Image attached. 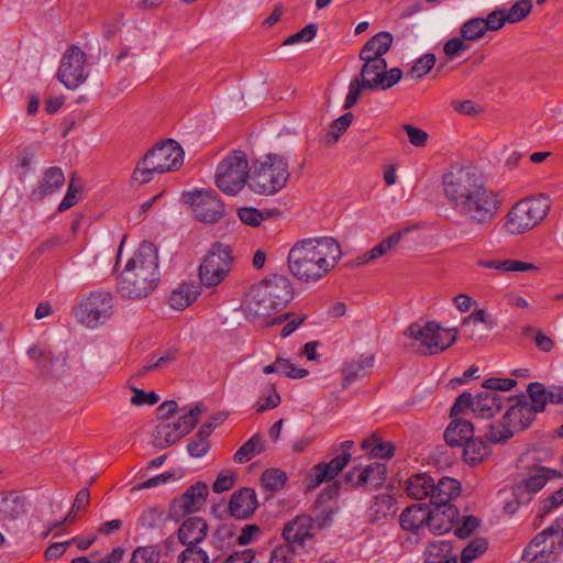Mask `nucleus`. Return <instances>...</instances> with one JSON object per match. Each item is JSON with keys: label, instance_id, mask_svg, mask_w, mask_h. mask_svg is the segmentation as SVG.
Here are the masks:
<instances>
[{"label": "nucleus", "instance_id": "11", "mask_svg": "<svg viewBox=\"0 0 563 563\" xmlns=\"http://www.w3.org/2000/svg\"><path fill=\"white\" fill-rule=\"evenodd\" d=\"M231 249L221 243L213 244L199 265V278L205 287L219 285L229 274L232 264Z\"/></svg>", "mask_w": 563, "mask_h": 563}, {"label": "nucleus", "instance_id": "19", "mask_svg": "<svg viewBox=\"0 0 563 563\" xmlns=\"http://www.w3.org/2000/svg\"><path fill=\"white\" fill-rule=\"evenodd\" d=\"M459 515V509L454 505L434 506L433 509L429 508L428 528L437 536L448 533L452 530Z\"/></svg>", "mask_w": 563, "mask_h": 563}, {"label": "nucleus", "instance_id": "17", "mask_svg": "<svg viewBox=\"0 0 563 563\" xmlns=\"http://www.w3.org/2000/svg\"><path fill=\"white\" fill-rule=\"evenodd\" d=\"M209 489L205 482L191 485L180 497L175 498L169 508L172 518L178 520L190 512L199 511L206 503Z\"/></svg>", "mask_w": 563, "mask_h": 563}, {"label": "nucleus", "instance_id": "22", "mask_svg": "<svg viewBox=\"0 0 563 563\" xmlns=\"http://www.w3.org/2000/svg\"><path fill=\"white\" fill-rule=\"evenodd\" d=\"M313 520L307 515L297 516L289 521L283 530L286 544H303L307 539L312 538Z\"/></svg>", "mask_w": 563, "mask_h": 563}, {"label": "nucleus", "instance_id": "38", "mask_svg": "<svg viewBox=\"0 0 563 563\" xmlns=\"http://www.w3.org/2000/svg\"><path fill=\"white\" fill-rule=\"evenodd\" d=\"M369 512L373 521L393 516L396 512V501L394 497L388 494L375 496Z\"/></svg>", "mask_w": 563, "mask_h": 563}, {"label": "nucleus", "instance_id": "5", "mask_svg": "<svg viewBox=\"0 0 563 563\" xmlns=\"http://www.w3.org/2000/svg\"><path fill=\"white\" fill-rule=\"evenodd\" d=\"M184 162V150L169 139L150 150L134 168L132 180L139 184L151 181L155 174L179 168Z\"/></svg>", "mask_w": 563, "mask_h": 563}, {"label": "nucleus", "instance_id": "28", "mask_svg": "<svg viewBox=\"0 0 563 563\" xmlns=\"http://www.w3.org/2000/svg\"><path fill=\"white\" fill-rule=\"evenodd\" d=\"M65 183V176L59 167L53 166L47 168L43 178L38 184V187L32 191L34 199H42L46 196H51L59 190Z\"/></svg>", "mask_w": 563, "mask_h": 563}, {"label": "nucleus", "instance_id": "23", "mask_svg": "<svg viewBox=\"0 0 563 563\" xmlns=\"http://www.w3.org/2000/svg\"><path fill=\"white\" fill-rule=\"evenodd\" d=\"M431 493V504L433 506L452 505L451 500L461 493V484L453 477L442 476L438 481L433 478Z\"/></svg>", "mask_w": 563, "mask_h": 563}, {"label": "nucleus", "instance_id": "41", "mask_svg": "<svg viewBox=\"0 0 563 563\" xmlns=\"http://www.w3.org/2000/svg\"><path fill=\"white\" fill-rule=\"evenodd\" d=\"M166 517L163 508L152 506L144 509L139 519L137 525L145 530L159 529L165 525Z\"/></svg>", "mask_w": 563, "mask_h": 563}, {"label": "nucleus", "instance_id": "1", "mask_svg": "<svg viewBox=\"0 0 563 563\" xmlns=\"http://www.w3.org/2000/svg\"><path fill=\"white\" fill-rule=\"evenodd\" d=\"M442 185L452 209L472 224H488L500 211V192L490 188L473 166H452L443 175Z\"/></svg>", "mask_w": 563, "mask_h": 563}, {"label": "nucleus", "instance_id": "30", "mask_svg": "<svg viewBox=\"0 0 563 563\" xmlns=\"http://www.w3.org/2000/svg\"><path fill=\"white\" fill-rule=\"evenodd\" d=\"M479 267L495 269L501 273H537L539 267L533 263H528L519 260H479L477 261Z\"/></svg>", "mask_w": 563, "mask_h": 563}, {"label": "nucleus", "instance_id": "10", "mask_svg": "<svg viewBox=\"0 0 563 563\" xmlns=\"http://www.w3.org/2000/svg\"><path fill=\"white\" fill-rule=\"evenodd\" d=\"M550 208V198L545 195L520 200L508 213L506 228L511 234L531 230L544 219Z\"/></svg>", "mask_w": 563, "mask_h": 563}, {"label": "nucleus", "instance_id": "35", "mask_svg": "<svg viewBox=\"0 0 563 563\" xmlns=\"http://www.w3.org/2000/svg\"><path fill=\"white\" fill-rule=\"evenodd\" d=\"M463 460L468 465H477L482 463L490 453L489 446L482 438L472 437L471 440L463 445Z\"/></svg>", "mask_w": 563, "mask_h": 563}, {"label": "nucleus", "instance_id": "25", "mask_svg": "<svg viewBox=\"0 0 563 563\" xmlns=\"http://www.w3.org/2000/svg\"><path fill=\"white\" fill-rule=\"evenodd\" d=\"M423 563H457L453 542L444 539L429 542L423 551Z\"/></svg>", "mask_w": 563, "mask_h": 563}, {"label": "nucleus", "instance_id": "9", "mask_svg": "<svg viewBox=\"0 0 563 563\" xmlns=\"http://www.w3.org/2000/svg\"><path fill=\"white\" fill-rule=\"evenodd\" d=\"M405 335L409 336L424 355L443 352L456 342V329L442 328L437 321H428L424 324L413 322L409 324Z\"/></svg>", "mask_w": 563, "mask_h": 563}, {"label": "nucleus", "instance_id": "50", "mask_svg": "<svg viewBox=\"0 0 563 563\" xmlns=\"http://www.w3.org/2000/svg\"><path fill=\"white\" fill-rule=\"evenodd\" d=\"M516 385L517 382L511 378L490 377L484 380L482 388L493 391L492 394L496 398H503V401H505L506 398L501 393L512 389Z\"/></svg>", "mask_w": 563, "mask_h": 563}, {"label": "nucleus", "instance_id": "51", "mask_svg": "<svg viewBox=\"0 0 563 563\" xmlns=\"http://www.w3.org/2000/svg\"><path fill=\"white\" fill-rule=\"evenodd\" d=\"M178 563H210L209 554L200 545L186 547L177 556Z\"/></svg>", "mask_w": 563, "mask_h": 563}, {"label": "nucleus", "instance_id": "46", "mask_svg": "<svg viewBox=\"0 0 563 563\" xmlns=\"http://www.w3.org/2000/svg\"><path fill=\"white\" fill-rule=\"evenodd\" d=\"M177 357V350L176 349H167L163 351L162 353H158L156 355H153L151 360L139 371L140 376H144L146 373H148L152 369L155 368H162L173 361H175Z\"/></svg>", "mask_w": 563, "mask_h": 563}, {"label": "nucleus", "instance_id": "40", "mask_svg": "<svg viewBox=\"0 0 563 563\" xmlns=\"http://www.w3.org/2000/svg\"><path fill=\"white\" fill-rule=\"evenodd\" d=\"M264 449V441L262 437L256 433L239 448L233 456L234 461L238 463H245L263 452Z\"/></svg>", "mask_w": 563, "mask_h": 563}, {"label": "nucleus", "instance_id": "36", "mask_svg": "<svg viewBox=\"0 0 563 563\" xmlns=\"http://www.w3.org/2000/svg\"><path fill=\"white\" fill-rule=\"evenodd\" d=\"M374 365V356L372 354L362 355L357 361L346 363L343 371L345 373L342 387L346 389L351 386L357 377H363L366 369Z\"/></svg>", "mask_w": 563, "mask_h": 563}, {"label": "nucleus", "instance_id": "37", "mask_svg": "<svg viewBox=\"0 0 563 563\" xmlns=\"http://www.w3.org/2000/svg\"><path fill=\"white\" fill-rule=\"evenodd\" d=\"M27 355L35 363L36 368L46 375L53 374V366L56 358L52 351L44 349L40 345H32L27 350Z\"/></svg>", "mask_w": 563, "mask_h": 563}, {"label": "nucleus", "instance_id": "59", "mask_svg": "<svg viewBox=\"0 0 563 563\" xmlns=\"http://www.w3.org/2000/svg\"><path fill=\"white\" fill-rule=\"evenodd\" d=\"M295 558L294 547L291 544H280L275 547L269 555V563H292Z\"/></svg>", "mask_w": 563, "mask_h": 563}, {"label": "nucleus", "instance_id": "4", "mask_svg": "<svg viewBox=\"0 0 563 563\" xmlns=\"http://www.w3.org/2000/svg\"><path fill=\"white\" fill-rule=\"evenodd\" d=\"M292 295L291 283L286 276H267L250 289L247 314L253 319L271 316L285 308L292 299Z\"/></svg>", "mask_w": 563, "mask_h": 563}, {"label": "nucleus", "instance_id": "31", "mask_svg": "<svg viewBox=\"0 0 563 563\" xmlns=\"http://www.w3.org/2000/svg\"><path fill=\"white\" fill-rule=\"evenodd\" d=\"M429 508L424 505H412L407 507L400 515V525L404 530L418 532L421 528L428 527Z\"/></svg>", "mask_w": 563, "mask_h": 563}, {"label": "nucleus", "instance_id": "63", "mask_svg": "<svg viewBox=\"0 0 563 563\" xmlns=\"http://www.w3.org/2000/svg\"><path fill=\"white\" fill-rule=\"evenodd\" d=\"M484 23L486 24L487 31H498L506 23H508V18L506 14V10L497 9L492 11L486 19H484Z\"/></svg>", "mask_w": 563, "mask_h": 563}, {"label": "nucleus", "instance_id": "43", "mask_svg": "<svg viewBox=\"0 0 563 563\" xmlns=\"http://www.w3.org/2000/svg\"><path fill=\"white\" fill-rule=\"evenodd\" d=\"M287 479V474L279 468H268L261 476L263 487L272 493L280 490Z\"/></svg>", "mask_w": 563, "mask_h": 563}, {"label": "nucleus", "instance_id": "20", "mask_svg": "<svg viewBox=\"0 0 563 563\" xmlns=\"http://www.w3.org/2000/svg\"><path fill=\"white\" fill-rule=\"evenodd\" d=\"M207 536L208 523L201 517L187 518L177 530V538L185 548L200 545Z\"/></svg>", "mask_w": 563, "mask_h": 563}, {"label": "nucleus", "instance_id": "27", "mask_svg": "<svg viewBox=\"0 0 563 563\" xmlns=\"http://www.w3.org/2000/svg\"><path fill=\"white\" fill-rule=\"evenodd\" d=\"M394 42L391 33L383 31L372 36L361 48L358 58H384Z\"/></svg>", "mask_w": 563, "mask_h": 563}, {"label": "nucleus", "instance_id": "47", "mask_svg": "<svg viewBox=\"0 0 563 563\" xmlns=\"http://www.w3.org/2000/svg\"><path fill=\"white\" fill-rule=\"evenodd\" d=\"M338 475L339 474L336 472L332 471L329 467V465L325 464V462L317 463L311 470V474L309 476L308 488L314 489L323 482H329Z\"/></svg>", "mask_w": 563, "mask_h": 563}, {"label": "nucleus", "instance_id": "3", "mask_svg": "<svg viewBox=\"0 0 563 563\" xmlns=\"http://www.w3.org/2000/svg\"><path fill=\"white\" fill-rule=\"evenodd\" d=\"M159 282L158 252L151 242H143L125 264L119 280L118 291L126 298L147 297Z\"/></svg>", "mask_w": 563, "mask_h": 563}, {"label": "nucleus", "instance_id": "55", "mask_svg": "<svg viewBox=\"0 0 563 563\" xmlns=\"http://www.w3.org/2000/svg\"><path fill=\"white\" fill-rule=\"evenodd\" d=\"M363 90H368V87L364 80L354 77L349 84V91L344 100L343 109H351L358 101Z\"/></svg>", "mask_w": 563, "mask_h": 563}, {"label": "nucleus", "instance_id": "2", "mask_svg": "<svg viewBox=\"0 0 563 563\" xmlns=\"http://www.w3.org/2000/svg\"><path fill=\"white\" fill-rule=\"evenodd\" d=\"M341 246L331 236L296 242L287 257L289 272L299 282L310 284L324 278L340 262Z\"/></svg>", "mask_w": 563, "mask_h": 563}, {"label": "nucleus", "instance_id": "6", "mask_svg": "<svg viewBox=\"0 0 563 563\" xmlns=\"http://www.w3.org/2000/svg\"><path fill=\"white\" fill-rule=\"evenodd\" d=\"M249 187L255 194L269 196L284 188L289 178L288 159L269 153L251 166Z\"/></svg>", "mask_w": 563, "mask_h": 563}, {"label": "nucleus", "instance_id": "21", "mask_svg": "<svg viewBox=\"0 0 563 563\" xmlns=\"http://www.w3.org/2000/svg\"><path fill=\"white\" fill-rule=\"evenodd\" d=\"M257 497L253 488L243 487L235 492L229 503L230 515L238 519H246L257 508Z\"/></svg>", "mask_w": 563, "mask_h": 563}, {"label": "nucleus", "instance_id": "53", "mask_svg": "<svg viewBox=\"0 0 563 563\" xmlns=\"http://www.w3.org/2000/svg\"><path fill=\"white\" fill-rule=\"evenodd\" d=\"M561 505H563V487L540 501L537 519L542 521L553 509Z\"/></svg>", "mask_w": 563, "mask_h": 563}, {"label": "nucleus", "instance_id": "32", "mask_svg": "<svg viewBox=\"0 0 563 563\" xmlns=\"http://www.w3.org/2000/svg\"><path fill=\"white\" fill-rule=\"evenodd\" d=\"M433 487V477L427 473H417L411 475L406 484V492L409 497L422 500L429 498L431 501V490Z\"/></svg>", "mask_w": 563, "mask_h": 563}, {"label": "nucleus", "instance_id": "33", "mask_svg": "<svg viewBox=\"0 0 563 563\" xmlns=\"http://www.w3.org/2000/svg\"><path fill=\"white\" fill-rule=\"evenodd\" d=\"M25 512L24 498L10 494H0V520L14 521Z\"/></svg>", "mask_w": 563, "mask_h": 563}, {"label": "nucleus", "instance_id": "49", "mask_svg": "<svg viewBox=\"0 0 563 563\" xmlns=\"http://www.w3.org/2000/svg\"><path fill=\"white\" fill-rule=\"evenodd\" d=\"M545 390L544 385L538 382L528 385L527 391L531 399L529 404L536 413L543 411L548 404Z\"/></svg>", "mask_w": 563, "mask_h": 563}, {"label": "nucleus", "instance_id": "44", "mask_svg": "<svg viewBox=\"0 0 563 563\" xmlns=\"http://www.w3.org/2000/svg\"><path fill=\"white\" fill-rule=\"evenodd\" d=\"M161 550L157 545H141L133 550L130 563H159Z\"/></svg>", "mask_w": 563, "mask_h": 563}, {"label": "nucleus", "instance_id": "54", "mask_svg": "<svg viewBox=\"0 0 563 563\" xmlns=\"http://www.w3.org/2000/svg\"><path fill=\"white\" fill-rule=\"evenodd\" d=\"M515 431L511 427L504 421V419L497 424H490L489 431L486 433V438L490 443H500L512 438Z\"/></svg>", "mask_w": 563, "mask_h": 563}, {"label": "nucleus", "instance_id": "39", "mask_svg": "<svg viewBox=\"0 0 563 563\" xmlns=\"http://www.w3.org/2000/svg\"><path fill=\"white\" fill-rule=\"evenodd\" d=\"M198 291L194 285H180L169 296V305L175 310H184L196 300Z\"/></svg>", "mask_w": 563, "mask_h": 563}, {"label": "nucleus", "instance_id": "61", "mask_svg": "<svg viewBox=\"0 0 563 563\" xmlns=\"http://www.w3.org/2000/svg\"><path fill=\"white\" fill-rule=\"evenodd\" d=\"M318 26L314 23L307 24L300 31L288 36L284 41V45H292L299 42H310L317 35Z\"/></svg>", "mask_w": 563, "mask_h": 563}, {"label": "nucleus", "instance_id": "24", "mask_svg": "<svg viewBox=\"0 0 563 563\" xmlns=\"http://www.w3.org/2000/svg\"><path fill=\"white\" fill-rule=\"evenodd\" d=\"M534 415L533 408L527 400L518 399L509 406L503 418L516 432L528 428L534 419Z\"/></svg>", "mask_w": 563, "mask_h": 563}, {"label": "nucleus", "instance_id": "58", "mask_svg": "<svg viewBox=\"0 0 563 563\" xmlns=\"http://www.w3.org/2000/svg\"><path fill=\"white\" fill-rule=\"evenodd\" d=\"M275 365L278 374H284L289 378H303L308 375L307 369L296 367L286 358L277 357Z\"/></svg>", "mask_w": 563, "mask_h": 563}, {"label": "nucleus", "instance_id": "18", "mask_svg": "<svg viewBox=\"0 0 563 563\" xmlns=\"http://www.w3.org/2000/svg\"><path fill=\"white\" fill-rule=\"evenodd\" d=\"M556 471L552 468L539 466L532 474L515 483L512 490L521 503H530L534 495L545 486L550 478L556 476Z\"/></svg>", "mask_w": 563, "mask_h": 563}, {"label": "nucleus", "instance_id": "29", "mask_svg": "<svg viewBox=\"0 0 563 563\" xmlns=\"http://www.w3.org/2000/svg\"><path fill=\"white\" fill-rule=\"evenodd\" d=\"M474 435V427L471 421L454 418L444 432V439L450 446H462Z\"/></svg>", "mask_w": 563, "mask_h": 563}, {"label": "nucleus", "instance_id": "60", "mask_svg": "<svg viewBox=\"0 0 563 563\" xmlns=\"http://www.w3.org/2000/svg\"><path fill=\"white\" fill-rule=\"evenodd\" d=\"M210 449V443L208 438L201 435L199 432L195 435L194 439L189 441L187 444V451L192 457H201L203 456Z\"/></svg>", "mask_w": 563, "mask_h": 563}, {"label": "nucleus", "instance_id": "42", "mask_svg": "<svg viewBox=\"0 0 563 563\" xmlns=\"http://www.w3.org/2000/svg\"><path fill=\"white\" fill-rule=\"evenodd\" d=\"M485 25L484 18H472L462 24L460 34L466 42L477 41L487 33Z\"/></svg>", "mask_w": 563, "mask_h": 563}, {"label": "nucleus", "instance_id": "12", "mask_svg": "<svg viewBox=\"0 0 563 563\" xmlns=\"http://www.w3.org/2000/svg\"><path fill=\"white\" fill-rule=\"evenodd\" d=\"M113 298L104 290L91 291L75 311L77 320L87 328L95 329L112 316Z\"/></svg>", "mask_w": 563, "mask_h": 563}, {"label": "nucleus", "instance_id": "13", "mask_svg": "<svg viewBox=\"0 0 563 563\" xmlns=\"http://www.w3.org/2000/svg\"><path fill=\"white\" fill-rule=\"evenodd\" d=\"M201 413V406L196 405L180 415L177 421H161L154 432V445L162 450L179 441L196 427Z\"/></svg>", "mask_w": 563, "mask_h": 563}, {"label": "nucleus", "instance_id": "64", "mask_svg": "<svg viewBox=\"0 0 563 563\" xmlns=\"http://www.w3.org/2000/svg\"><path fill=\"white\" fill-rule=\"evenodd\" d=\"M402 128L406 131L411 145L416 147H422L426 145L429 134L424 130L410 124H404Z\"/></svg>", "mask_w": 563, "mask_h": 563}, {"label": "nucleus", "instance_id": "26", "mask_svg": "<svg viewBox=\"0 0 563 563\" xmlns=\"http://www.w3.org/2000/svg\"><path fill=\"white\" fill-rule=\"evenodd\" d=\"M492 393L482 388L474 397L473 415L475 418L490 419L501 409L503 398H496Z\"/></svg>", "mask_w": 563, "mask_h": 563}, {"label": "nucleus", "instance_id": "14", "mask_svg": "<svg viewBox=\"0 0 563 563\" xmlns=\"http://www.w3.org/2000/svg\"><path fill=\"white\" fill-rule=\"evenodd\" d=\"M183 200L191 208L196 219L202 223H216L224 214V205L216 190L197 189L184 192Z\"/></svg>", "mask_w": 563, "mask_h": 563}, {"label": "nucleus", "instance_id": "62", "mask_svg": "<svg viewBox=\"0 0 563 563\" xmlns=\"http://www.w3.org/2000/svg\"><path fill=\"white\" fill-rule=\"evenodd\" d=\"M81 187L76 186L74 179H71L67 192L58 206V211L64 212L74 207L80 199Z\"/></svg>", "mask_w": 563, "mask_h": 563}, {"label": "nucleus", "instance_id": "56", "mask_svg": "<svg viewBox=\"0 0 563 563\" xmlns=\"http://www.w3.org/2000/svg\"><path fill=\"white\" fill-rule=\"evenodd\" d=\"M532 7L531 0H520L512 4L508 11L506 10L508 23H518L526 19L530 14Z\"/></svg>", "mask_w": 563, "mask_h": 563}, {"label": "nucleus", "instance_id": "52", "mask_svg": "<svg viewBox=\"0 0 563 563\" xmlns=\"http://www.w3.org/2000/svg\"><path fill=\"white\" fill-rule=\"evenodd\" d=\"M435 60L437 59L434 54H424L411 66L410 70L408 71V76L411 78L421 79L434 67Z\"/></svg>", "mask_w": 563, "mask_h": 563}, {"label": "nucleus", "instance_id": "8", "mask_svg": "<svg viewBox=\"0 0 563 563\" xmlns=\"http://www.w3.org/2000/svg\"><path fill=\"white\" fill-rule=\"evenodd\" d=\"M251 167L243 151L230 152L217 166L216 185L228 196L238 195L250 181Z\"/></svg>", "mask_w": 563, "mask_h": 563}, {"label": "nucleus", "instance_id": "45", "mask_svg": "<svg viewBox=\"0 0 563 563\" xmlns=\"http://www.w3.org/2000/svg\"><path fill=\"white\" fill-rule=\"evenodd\" d=\"M353 118L354 115L351 112H346L332 122L330 130L324 139L327 145L331 146L336 143L341 134H343L350 126Z\"/></svg>", "mask_w": 563, "mask_h": 563}, {"label": "nucleus", "instance_id": "57", "mask_svg": "<svg viewBox=\"0 0 563 563\" xmlns=\"http://www.w3.org/2000/svg\"><path fill=\"white\" fill-rule=\"evenodd\" d=\"M468 49L470 45L461 34L446 41L443 46V52L449 59H453Z\"/></svg>", "mask_w": 563, "mask_h": 563}, {"label": "nucleus", "instance_id": "34", "mask_svg": "<svg viewBox=\"0 0 563 563\" xmlns=\"http://www.w3.org/2000/svg\"><path fill=\"white\" fill-rule=\"evenodd\" d=\"M361 478L365 490H375L383 486L387 477V466L385 463L375 462L366 466H361Z\"/></svg>", "mask_w": 563, "mask_h": 563}, {"label": "nucleus", "instance_id": "15", "mask_svg": "<svg viewBox=\"0 0 563 563\" xmlns=\"http://www.w3.org/2000/svg\"><path fill=\"white\" fill-rule=\"evenodd\" d=\"M89 76L85 52L77 45H70L63 54L57 78L67 89H76Z\"/></svg>", "mask_w": 563, "mask_h": 563}, {"label": "nucleus", "instance_id": "16", "mask_svg": "<svg viewBox=\"0 0 563 563\" xmlns=\"http://www.w3.org/2000/svg\"><path fill=\"white\" fill-rule=\"evenodd\" d=\"M360 76L368 87V90L382 89L386 90L398 84L402 77V70L398 67L387 70V62L385 58H364L361 59Z\"/></svg>", "mask_w": 563, "mask_h": 563}, {"label": "nucleus", "instance_id": "7", "mask_svg": "<svg viewBox=\"0 0 563 563\" xmlns=\"http://www.w3.org/2000/svg\"><path fill=\"white\" fill-rule=\"evenodd\" d=\"M563 553V516L539 532L523 549L521 560L528 563H552Z\"/></svg>", "mask_w": 563, "mask_h": 563}, {"label": "nucleus", "instance_id": "48", "mask_svg": "<svg viewBox=\"0 0 563 563\" xmlns=\"http://www.w3.org/2000/svg\"><path fill=\"white\" fill-rule=\"evenodd\" d=\"M488 548V542L485 538H475L462 550L461 563H472L478 556L484 554Z\"/></svg>", "mask_w": 563, "mask_h": 563}]
</instances>
